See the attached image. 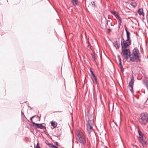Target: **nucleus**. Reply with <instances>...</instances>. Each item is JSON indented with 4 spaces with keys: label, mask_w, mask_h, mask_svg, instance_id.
I'll use <instances>...</instances> for the list:
<instances>
[{
    "label": "nucleus",
    "mask_w": 148,
    "mask_h": 148,
    "mask_svg": "<svg viewBox=\"0 0 148 148\" xmlns=\"http://www.w3.org/2000/svg\"><path fill=\"white\" fill-rule=\"evenodd\" d=\"M55 144H56V145H57V146H58V142H56V143H55Z\"/></svg>",
    "instance_id": "nucleus-26"
},
{
    "label": "nucleus",
    "mask_w": 148,
    "mask_h": 148,
    "mask_svg": "<svg viewBox=\"0 0 148 148\" xmlns=\"http://www.w3.org/2000/svg\"><path fill=\"white\" fill-rule=\"evenodd\" d=\"M127 48L124 47L122 48V53L123 54L124 58L127 60L130 57L131 53L130 50Z\"/></svg>",
    "instance_id": "nucleus-4"
},
{
    "label": "nucleus",
    "mask_w": 148,
    "mask_h": 148,
    "mask_svg": "<svg viewBox=\"0 0 148 148\" xmlns=\"http://www.w3.org/2000/svg\"><path fill=\"white\" fill-rule=\"evenodd\" d=\"M140 138V141L143 146H146L147 145V142L145 140V136H143Z\"/></svg>",
    "instance_id": "nucleus-8"
},
{
    "label": "nucleus",
    "mask_w": 148,
    "mask_h": 148,
    "mask_svg": "<svg viewBox=\"0 0 148 148\" xmlns=\"http://www.w3.org/2000/svg\"><path fill=\"white\" fill-rule=\"evenodd\" d=\"M92 79L93 81V82L94 83H95V84H97V77H96L95 76L94 77H93L92 78Z\"/></svg>",
    "instance_id": "nucleus-17"
},
{
    "label": "nucleus",
    "mask_w": 148,
    "mask_h": 148,
    "mask_svg": "<svg viewBox=\"0 0 148 148\" xmlns=\"http://www.w3.org/2000/svg\"><path fill=\"white\" fill-rule=\"evenodd\" d=\"M35 148H41L39 146V143H38L36 145V146H35Z\"/></svg>",
    "instance_id": "nucleus-23"
},
{
    "label": "nucleus",
    "mask_w": 148,
    "mask_h": 148,
    "mask_svg": "<svg viewBox=\"0 0 148 148\" xmlns=\"http://www.w3.org/2000/svg\"><path fill=\"white\" fill-rule=\"evenodd\" d=\"M122 39L123 41H121V46L122 48H127L131 45L132 41L130 39L127 38L125 40L123 38H122Z\"/></svg>",
    "instance_id": "nucleus-5"
},
{
    "label": "nucleus",
    "mask_w": 148,
    "mask_h": 148,
    "mask_svg": "<svg viewBox=\"0 0 148 148\" xmlns=\"http://www.w3.org/2000/svg\"><path fill=\"white\" fill-rule=\"evenodd\" d=\"M51 125L53 127V128H54L57 126V123H55L54 121H52L51 122Z\"/></svg>",
    "instance_id": "nucleus-15"
},
{
    "label": "nucleus",
    "mask_w": 148,
    "mask_h": 148,
    "mask_svg": "<svg viewBox=\"0 0 148 148\" xmlns=\"http://www.w3.org/2000/svg\"><path fill=\"white\" fill-rule=\"evenodd\" d=\"M77 136L79 143L83 145H84L86 143L85 139L83 137L81 136L79 132L77 134Z\"/></svg>",
    "instance_id": "nucleus-6"
},
{
    "label": "nucleus",
    "mask_w": 148,
    "mask_h": 148,
    "mask_svg": "<svg viewBox=\"0 0 148 148\" xmlns=\"http://www.w3.org/2000/svg\"><path fill=\"white\" fill-rule=\"evenodd\" d=\"M32 123L33 124V126H34L35 125L38 128L41 129H45L44 127L42 125V124L36 123L33 121H32Z\"/></svg>",
    "instance_id": "nucleus-9"
},
{
    "label": "nucleus",
    "mask_w": 148,
    "mask_h": 148,
    "mask_svg": "<svg viewBox=\"0 0 148 148\" xmlns=\"http://www.w3.org/2000/svg\"><path fill=\"white\" fill-rule=\"evenodd\" d=\"M111 13L112 14L117 17L118 18L120 17L119 14L118 13H116V12L114 10L111 11Z\"/></svg>",
    "instance_id": "nucleus-11"
},
{
    "label": "nucleus",
    "mask_w": 148,
    "mask_h": 148,
    "mask_svg": "<svg viewBox=\"0 0 148 148\" xmlns=\"http://www.w3.org/2000/svg\"><path fill=\"white\" fill-rule=\"evenodd\" d=\"M132 6L135 8L137 5V4L136 3H132L131 4Z\"/></svg>",
    "instance_id": "nucleus-19"
},
{
    "label": "nucleus",
    "mask_w": 148,
    "mask_h": 148,
    "mask_svg": "<svg viewBox=\"0 0 148 148\" xmlns=\"http://www.w3.org/2000/svg\"><path fill=\"white\" fill-rule=\"evenodd\" d=\"M72 142H73V143L74 144V141H73V139Z\"/></svg>",
    "instance_id": "nucleus-28"
},
{
    "label": "nucleus",
    "mask_w": 148,
    "mask_h": 148,
    "mask_svg": "<svg viewBox=\"0 0 148 148\" xmlns=\"http://www.w3.org/2000/svg\"><path fill=\"white\" fill-rule=\"evenodd\" d=\"M90 72L91 73V74H92L93 77H94L95 76V74L93 73V72L91 70H90Z\"/></svg>",
    "instance_id": "nucleus-24"
},
{
    "label": "nucleus",
    "mask_w": 148,
    "mask_h": 148,
    "mask_svg": "<svg viewBox=\"0 0 148 148\" xmlns=\"http://www.w3.org/2000/svg\"><path fill=\"white\" fill-rule=\"evenodd\" d=\"M143 81L147 87L148 88V83L147 82V80L146 79L143 80Z\"/></svg>",
    "instance_id": "nucleus-21"
},
{
    "label": "nucleus",
    "mask_w": 148,
    "mask_h": 148,
    "mask_svg": "<svg viewBox=\"0 0 148 148\" xmlns=\"http://www.w3.org/2000/svg\"><path fill=\"white\" fill-rule=\"evenodd\" d=\"M131 81L129 82V86L130 87L129 88L132 93L134 92L133 88V84L134 83V77H132L131 78Z\"/></svg>",
    "instance_id": "nucleus-7"
},
{
    "label": "nucleus",
    "mask_w": 148,
    "mask_h": 148,
    "mask_svg": "<svg viewBox=\"0 0 148 148\" xmlns=\"http://www.w3.org/2000/svg\"><path fill=\"white\" fill-rule=\"evenodd\" d=\"M114 46L116 48H119L120 47V44L118 43L117 41H115L114 42Z\"/></svg>",
    "instance_id": "nucleus-13"
},
{
    "label": "nucleus",
    "mask_w": 148,
    "mask_h": 148,
    "mask_svg": "<svg viewBox=\"0 0 148 148\" xmlns=\"http://www.w3.org/2000/svg\"><path fill=\"white\" fill-rule=\"evenodd\" d=\"M88 123L86 124V129L88 133L90 134L93 130L92 127L93 125L94 121L92 118L90 119L88 118Z\"/></svg>",
    "instance_id": "nucleus-3"
},
{
    "label": "nucleus",
    "mask_w": 148,
    "mask_h": 148,
    "mask_svg": "<svg viewBox=\"0 0 148 148\" xmlns=\"http://www.w3.org/2000/svg\"><path fill=\"white\" fill-rule=\"evenodd\" d=\"M138 13L140 15H143V16L144 14L143 12V8H141L139 9L138 11Z\"/></svg>",
    "instance_id": "nucleus-12"
},
{
    "label": "nucleus",
    "mask_w": 148,
    "mask_h": 148,
    "mask_svg": "<svg viewBox=\"0 0 148 148\" xmlns=\"http://www.w3.org/2000/svg\"><path fill=\"white\" fill-rule=\"evenodd\" d=\"M125 30L126 31V36H127V38L128 39H130V33L127 30V29H125Z\"/></svg>",
    "instance_id": "nucleus-14"
},
{
    "label": "nucleus",
    "mask_w": 148,
    "mask_h": 148,
    "mask_svg": "<svg viewBox=\"0 0 148 148\" xmlns=\"http://www.w3.org/2000/svg\"><path fill=\"white\" fill-rule=\"evenodd\" d=\"M140 116V118L139 120V122L142 125H146L148 122V116L146 114L142 113Z\"/></svg>",
    "instance_id": "nucleus-2"
},
{
    "label": "nucleus",
    "mask_w": 148,
    "mask_h": 148,
    "mask_svg": "<svg viewBox=\"0 0 148 148\" xmlns=\"http://www.w3.org/2000/svg\"><path fill=\"white\" fill-rule=\"evenodd\" d=\"M92 5V7H95V3L94 1H92L91 2V4Z\"/></svg>",
    "instance_id": "nucleus-20"
},
{
    "label": "nucleus",
    "mask_w": 148,
    "mask_h": 148,
    "mask_svg": "<svg viewBox=\"0 0 148 148\" xmlns=\"http://www.w3.org/2000/svg\"><path fill=\"white\" fill-rule=\"evenodd\" d=\"M115 123V124L116 126H117V124L116 123H115H115Z\"/></svg>",
    "instance_id": "nucleus-29"
},
{
    "label": "nucleus",
    "mask_w": 148,
    "mask_h": 148,
    "mask_svg": "<svg viewBox=\"0 0 148 148\" xmlns=\"http://www.w3.org/2000/svg\"><path fill=\"white\" fill-rule=\"evenodd\" d=\"M118 59L119 61V65L120 68H121V71H123V67L121 64V59L120 58L119 56H118Z\"/></svg>",
    "instance_id": "nucleus-10"
},
{
    "label": "nucleus",
    "mask_w": 148,
    "mask_h": 148,
    "mask_svg": "<svg viewBox=\"0 0 148 148\" xmlns=\"http://www.w3.org/2000/svg\"><path fill=\"white\" fill-rule=\"evenodd\" d=\"M72 2V3H73V4L74 5L76 6L77 4V3L78 2L77 0H71Z\"/></svg>",
    "instance_id": "nucleus-18"
},
{
    "label": "nucleus",
    "mask_w": 148,
    "mask_h": 148,
    "mask_svg": "<svg viewBox=\"0 0 148 148\" xmlns=\"http://www.w3.org/2000/svg\"><path fill=\"white\" fill-rule=\"evenodd\" d=\"M138 132L139 133V138H140L141 137H142L144 136L143 135V134L141 132V131L140 130H138Z\"/></svg>",
    "instance_id": "nucleus-16"
},
{
    "label": "nucleus",
    "mask_w": 148,
    "mask_h": 148,
    "mask_svg": "<svg viewBox=\"0 0 148 148\" xmlns=\"http://www.w3.org/2000/svg\"><path fill=\"white\" fill-rule=\"evenodd\" d=\"M92 57L93 59H94V60H95V56H94L92 55Z\"/></svg>",
    "instance_id": "nucleus-27"
},
{
    "label": "nucleus",
    "mask_w": 148,
    "mask_h": 148,
    "mask_svg": "<svg viewBox=\"0 0 148 148\" xmlns=\"http://www.w3.org/2000/svg\"><path fill=\"white\" fill-rule=\"evenodd\" d=\"M118 18L119 19V20L120 23H121L122 21H121V18L120 17H119Z\"/></svg>",
    "instance_id": "nucleus-25"
},
{
    "label": "nucleus",
    "mask_w": 148,
    "mask_h": 148,
    "mask_svg": "<svg viewBox=\"0 0 148 148\" xmlns=\"http://www.w3.org/2000/svg\"><path fill=\"white\" fill-rule=\"evenodd\" d=\"M130 60L132 62H140V55L138 49L134 48L132 51V53H130Z\"/></svg>",
    "instance_id": "nucleus-1"
},
{
    "label": "nucleus",
    "mask_w": 148,
    "mask_h": 148,
    "mask_svg": "<svg viewBox=\"0 0 148 148\" xmlns=\"http://www.w3.org/2000/svg\"><path fill=\"white\" fill-rule=\"evenodd\" d=\"M35 116H37L38 117V116H37V115H34L31 118H30V119L31 121L32 120V119Z\"/></svg>",
    "instance_id": "nucleus-22"
}]
</instances>
